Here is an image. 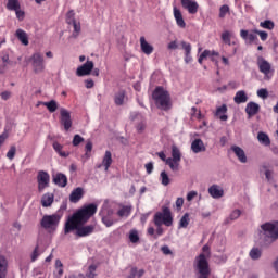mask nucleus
Returning a JSON list of instances; mask_svg holds the SVG:
<instances>
[{
  "label": "nucleus",
  "instance_id": "f257e3e1",
  "mask_svg": "<svg viewBox=\"0 0 278 278\" xmlns=\"http://www.w3.org/2000/svg\"><path fill=\"white\" fill-rule=\"evenodd\" d=\"M98 206L94 203L84 205L81 208L76 211L72 216H70L64 226V233L68 235L72 231H76L75 236L78 238H86L94 233V226L86 225L94 214H97Z\"/></svg>",
  "mask_w": 278,
  "mask_h": 278
},
{
  "label": "nucleus",
  "instance_id": "f03ea898",
  "mask_svg": "<svg viewBox=\"0 0 278 278\" xmlns=\"http://www.w3.org/2000/svg\"><path fill=\"white\" fill-rule=\"evenodd\" d=\"M154 225L156 227V233L154 235V239L157 240L160 236H164V228L165 227H173V212L168 206H162V212H156L153 217Z\"/></svg>",
  "mask_w": 278,
  "mask_h": 278
},
{
  "label": "nucleus",
  "instance_id": "7ed1b4c3",
  "mask_svg": "<svg viewBox=\"0 0 278 278\" xmlns=\"http://www.w3.org/2000/svg\"><path fill=\"white\" fill-rule=\"evenodd\" d=\"M152 99L159 110L168 112L173 108L170 103V93H168L164 87H156L152 93Z\"/></svg>",
  "mask_w": 278,
  "mask_h": 278
},
{
  "label": "nucleus",
  "instance_id": "20e7f679",
  "mask_svg": "<svg viewBox=\"0 0 278 278\" xmlns=\"http://www.w3.org/2000/svg\"><path fill=\"white\" fill-rule=\"evenodd\" d=\"M60 220H62V215L58 213L52 215H45L40 220V225L42 229H46V231H49V233H53V231L58 230Z\"/></svg>",
  "mask_w": 278,
  "mask_h": 278
},
{
  "label": "nucleus",
  "instance_id": "39448f33",
  "mask_svg": "<svg viewBox=\"0 0 278 278\" xmlns=\"http://www.w3.org/2000/svg\"><path fill=\"white\" fill-rule=\"evenodd\" d=\"M261 229L267 244H273L278 240V222L265 223L261 226Z\"/></svg>",
  "mask_w": 278,
  "mask_h": 278
},
{
  "label": "nucleus",
  "instance_id": "423d86ee",
  "mask_svg": "<svg viewBox=\"0 0 278 278\" xmlns=\"http://www.w3.org/2000/svg\"><path fill=\"white\" fill-rule=\"evenodd\" d=\"M210 263L205 254H200L195 258V275L197 278H210Z\"/></svg>",
  "mask_w": 278,
  "mask_h": 278
},
{
  "label": "nucleus",
  "instance_id": "0eeeda50",
  "mask_svg": "<svg viewBox=\"0 0 278 278\" xmlns=\"http://www.w3.org/2000/svg\"><path fill=\"white\" fill-rule=\"evenodd\" d=\"M28 62H30L34 73H45V68H47V66L45 65V56L42 55V53H33L31 56L28 59Z\"/></svg>",
  "mask_w": 278,
  "mask_h": 278
},
{
  "label": "nucleus",
  "instance_id": "6e6552de",
  "mask_svg": "<svg viewBox=\"0 0 278 278\" xmlns=\"http://www.w3.org/2000/svg\"><path fill=\"white\" fill-rule=\"evenodd\" d=\"M130 121L136 123L137 134H144L147 129V119L140 113H131Z\"/></svg>",
  "mask_w": 278,
  "mask_h": 278
},
{
  "label": "nucleus",
  "instance_id": "1a4fd4ad",
  "mask_svg": "<svg viewBox=\"0 0 278 278\" xmlns=\"http://www.w3.org/2000/svg\"><path fill=\"white\" fill-rule=\"evenodd\" d=\"M60 123L64 127L65 131H68L73 127V119L71 118V112L64 108L60 109Z\"/></svg>",
  "mask_w": 278,
  "mask_h": 278
},
{
  "label": "nucleus",
  "instance_id": "9d476101",
  "mask_svg": "<svg viewBox=\"0 0 278 278\" xmlns=\"http://www.w3.org/2000/svg\"><path fill=\"white\" fill-rule=\"evenodd\" d=\"M256 64L258 66L260 73H263V75H265V77H268V75H270V73H273V65H270V63L268 61H266V59H264V56H257Z\"/></svg>",
  "mask_w": 278,
  "mask_h": 278
},
{
  "label": "nucleus",
  "instance_id": "9b49d317",
  "mask_svg": "<svg viewBox=\"0 0 278 278\" xmlns=\"http://www.w3.org/2000/svg\"><path fill=\"white\" fill-rule=\"evenodd\" d=\"M51 180V177L49 176V173L45 170H40L37 175V181H38V190L39 192H42L45 188H49V181Z\"/></svg>",
  "mask_w": 278,
  "mask_h": 278
},
{
  "label": "nucleus",
  "instance_id": "f8f14e48",
  "mask_svg": "<svg viewBox=\"0 0 278 278\" xmlns=\"http://www.w3.org/2000/svg\"><path fill=\"white\" fill-rule=\"evenodd\" d=\"M94 68V62L87 61L81 66L77 67L76 75L77 77H86V75H90Z\"/></svg>",
  "mask_w": 278,
  "mask_h": 278
},
{
  "label": "nucleus",
  "instance_id": "ddd939ff",
  "mask_svg": "<svg viewBox=\"0 0 278 278\" xmlns=\"http://www.w3.org/2000/svg\"><path fill=\"white\" fill-rule=\"evenodd\" d=\"M180 3L189 14H197L199 12V3L194 0H180Z\"/></svg>",
  "mask_w": 278,
  "mask_h": 278
},
{
  "label": "nucleus",
  "instance_id": "4468645a",
  "mask_svg": "<svg viewBox=\"0 0 278 278\" xmlns=\"http://www.w3.org/2000/svg\"><path fill=\"white\" fill-rule=\"evenodd\" d=\"M52 181L55 184V186H59V188H66L68 185V178L62 173H56L53 175Z\"/></svg>",
  "mask_w": 278,
  "mask_h": 278
},
{
  "label": "nucleus",
  "instance_id": "2eb2a0df",
  "mask_svg": "<svg viewBox=\"0 0 278 278\" xmlns=\"http://www.w3.org/2000/svg\"><path fill=\"white\" fill-rule=\"evenodd\" d=\"M191 151L192 153H205L207 151V148L205 147V143H203V140L201 139H194L191 142Z\"/></svg>",
  "mask_w": 278,
  "mask_h": 278
},
{
  "label": "nucleus",
  "instance_id": "dca6fc26",
  "mask_svg": "<svg viewBox=\"0 0 278 278\" xmlns=\"http://www.w3.org/2000/svg\"><path fill=\"white\" fill-rule=\"evenodd\" d=\"M140 49L144 55H151L153 51H155V48L151 43L148 42V40L144 38V36L140 37Z\"/></svg>",
  "mask_w": 278,
  "mask_h": 278
},
{
  "label": "nucleus",
  "instance_id": "f3484780",
  "mask_svg": "<svg viewBox=\"0 0 278 278\" xmlns=\"http://www.w3.org/2000/svg\"><path fill=\"white\" fill-rule=\"evenodd\" d=\"M208 194L212 197V199H222V197L225 195V190L218 185H212L208 188Z\"/></svg>",
  "mask_w": 278,
  "mask_h": 278
},
{
  "label": "nucleus",
  "instance_id": "a211bd4d",
  "mask_svg": "<svg viewBox=\"0 0 278 278\" xmlns=\"http://www.w3.org/2000/svg\"><path fill=\"white\" fill-rule=\"evenodd\" d=\"M81 199H84V188L77 187L70 194V201L71 203H79Z\"/></svg>",
  "mask_w": 278,
  "mask_h": 278
},
{
  "label": "nucleus",
  "instance_id": "6ab92c4d",
  "mask_svg": "<svg viewBox=\"0 0 278 278\" xmlns=\"http://www.w3.org/2000/svg\"><path fill=\"white\" fill-rule=\"evenodd\" d=\"M181 48L185 51V62L186 64H190V62H192V45L186 42V41H181L180 42Z\"/></svg>",
  "mask_w": 278,
  "mask_h": 278
},
{
  "label": "nucleus",
  "instance_id": "aec40b11",
  "mask_svg": "<svg viewBox=\"0 0 278 278\" xmlns=\"http://www.w3.org/2000/svg\"><path fill=\"white\" fill-rule=\"evenodd\" d=\"M230 149L238 157L239 162H241V164H247V153H244V150L242 148L238 146H232Z\"/></svg>",
  "mask_w": 278,
  "mask_h": 278
},
{
  "label": "nucleus",
  "instance_id": "412c9836",
  "mask_svg": "<svg viewBox=\"0 0 278 278\" xmlns=\"http://www.w3.org/2000/svg\"><path fill=\"white\" fill-rule=\"evenodd\" d=\"M173 10L176 25H178V27H181V29L186 28V21H184V15L181 14V11L177 9V7H174Z\"/></svg>",
  "mask_w": 278,
  "mask_h": 278
},
{
  "label": "nucleus",
  "instance_id": "4be33fe9",
  "mask_svg": "<svg viewBox=\"0 0 278 278\" xmlns=\"http://www.w3.org/2000/svg\"><path fill=\"white\" fill-rule=\"evenodd\" d=\"M260 112V104L255 102H249L245 106V114L251 118V116H255Z\"/></svg>",
  "mask_w": 278,
  "mask_h": 278
},
{
  "label": "nucleus",
  "instance_id": "5701e85b",
  "mask_svg": "<svg viewBox=\"0 0 278 278\" xmlns=\"http://www.w3.org/2000/svg\"><path fill=\"white\" fill-rule=\"evenodd\" d=\"M52 148L55 151V153H58V155H60V157H68V155H71V152H66L64 151V146H62L60 142L58 141H53L52 142Z\"/></svg>",
  "mask_w": 278,
  "mask_h": 278
},
{
  "label": "nucleus",
  "instance_id": "b1692460",
  "mask_svg": "<svg viewBox=\"0 0 278 278\" xmlns=\"http://www.w3.org/2000/svg\"><path fill=\"white\" fill-rule=\"evenodd\" d=\"M215 116L219 118V121H228L229 116H227V104L218 106L215 111Z\"/></svg>",
  "mask_w": 278,
  "mask_h": 278
},
{
  "label": "nucleus",
  "instance_id": "393cba45",
  "mask_svg": "<svg viewBox=\"0 0 278 278\" xmlns=\"http://www.w3.org/2000/svg\"><path fill=\"white\" fill-rule=\"evenodd\" d=\"M131 210H134L131 205H122L117 211V216L119 218H129L131 216Z\"/></svg>",
  "mask_w": 278,
  "mask_h": 278
},
{
  "label": "nucleus",
  "instance_id": "a878e982",
  "mask_svg": "<svg viewBox=\"0 0 278 278\" xmlns=\"http://www.w3.org/2000/svg\"><path fill=\"white\" fill-rule=\"evenodd\" d=\"M16 38L24 45V47H27L29 45V37L27 36V33L21 28H18L15 31Z\"/></svg>",
  "mask_w": 278,
  "mask_h": 278
},
{
  "label": "nucleus",
  "instance_id": "bb28decb",
  "mask_svg": "<svg viewBox=\"0 0 278 278\" xmlns=\"http://www.w3.org/2000/svg\"><path fill=\"white\" fill-rule=\"evenodd\" d=\"M2 65H0V75H3V73H5V68H8V64H11L10 62V53L8 52V50L2 51Z\"/></svg>",
  "mask_w": 278,
  "mask_h": 278
},
{
  "label": "nucleus",
  "instance_id": "cd10ccee",
  "mask_svg": "<svg viewBox=\"0 0 278 278\" xmlns=\"http://www.w3.org/2000/svg\"><path fill=\"white\" fill-rule=\"evenodd\" d=\"M233 101L237 105H240V103H247V101H249V97L244 90H240L236 92Z\"/></svg>",
  "mask_w": 278,
  "mask_h": 278
},
{
  "label": "nucleus",
  "instance_id": "c85d7f7f",
  "mask_svg": "<svg viewBox=\"0 0 278 278\" xmlns=\"http://www.w3.org/2000/svg\"><path fill=\"white\" fill-rule=\"evenodd\" d=\"M54 199H55V197L53 195V193L43 194L41 198L42 207H51V205H53Z\"/></svg>",
  "mask_w": 278,
  "mask_h": 278
},
{
  "label": "nucleus",
  "instance_id": "c756f323",
  "mask_svg": "<svg viewBox=\"0 0 278 278\" xmlns=\"http://www.w3.org/2000/svg\"><path fill=\"white\" fill-rule=\"evenodd\" d=\"M112 214H114V211L109 210L106 215L102 216V223L105 227H112L116 223V219L112 218Z\"/></svg>",
  "mask_w": 278,
  "mask_h": 278
},
{
  "label": "nucleus",
  "instance_id": "7c9ffc66",
  "mask_svg": "<svg viewBox=\"0 0 278 278\" xmlns=\"http://www.w3.org/2000/svg\"><path fill=\"white\" fill-rule=\"evenodd\" d=\"M257 33H249V30L241 29L240 36L243 40H249L251 42H255L257 40Z\"/></svg>",
  "mask_w": 278,
  "mask_h": 278
},
{
  "label": "nucleus",
  "instance_id": "2f4dec72",
  "mask_svg": "<svg viewBox=\"0 0 278 278\" xmlns=\"http://www.w3.org/2000/svg\"><path fill=\"white\" fill-rule=\"evenodd\" d=\"M102 166H104V170H110V166H112V152L110 150L104 153Z\"/></svg>",
  "mask_w": 278,
  "mask_h": 278
},
{
  "label": "nucleus",
  "instance_id": "473e14b6",
  "mask_svg": "<svg viewBox=\"0 0 278 278\" xmlns=\"http://www.w3.org/2000/svg\"><path fill=\"white\" fill-rule=\"evenodd\" d=\"M78 277L79 278H94V277H97V265H94V264L89 265L86 275L79 274Z\"/></svg>",
  "mask_w": 278,
  "mask_h": 278
},
{
  "label": "nucleus",
  "instance_id": "72a5a7b5",
  "mask_svg": "<svg viewBox=\"0 0 278 278\" xmlns=\"http://www.w3.org/2000/svg\"><path fill=\"white\" fill-rule=\"evenodd\" d=\"M8 276V260L4 256H0V278Z\"/></svg>",
  "mask_w": 278,
  "mask_h": 278
},
{
  "label": "nucleus",
  "instance_id": "f704fd0d",
  "mask_svg": "<svg viewBox=\"0 0 278 278\" xmlns=\"http://www.w3.org/2000/svg\"><path fill=\"white\" fill-rule=\"evenodd\" d=\"M125 99H126L125 90H119L114 96V103H115V105H124L125 104Z\"/></svg>",
  "mask_w": 278,
  "mask_h": 278
},
{
  "label": "nucleus",
  "instance_id": "c9c22d12",
  "mask_svg": "<svg viewBox=\"0 0 278 278\" xmlns=\"http://www.w3.org/2000/svg\"><path fill=\"white\" fill-rule=\"evenodd\" d=\"M190 225V214L185 213L179 220L178 229H186Z\"/></svg>",
  "mask_w": 278,
  "mask_h": 278
},
{
  "label": "nucleus",
  "instance_id": "e433bc0d",
  "mask_svg": "<svg viewBox=\"0 0 278 278\" xmlns=\"http://www.w3.org/2000/svg\"><path fill=\"white\" fill-rule=\"evenodd\" d=\"M5 8L9 12H15V10L21 8V2L18 0H8Z\"/></svg>",
  "mask_w": 278,
  "mask_h": 278
},
{
  "label": "nucleus",
  "instance_id": "4c0bfd02",
  "mask_svg": "<svg viewBox=\"0 0 278 278\" xmlns=\"http://www.w3.org/2000/svg\"><path fill=\"white\" fill-rule=\"evenodd\" d=\"M174 162H181V150L177 146H172V157Z\"/></svg>",
  "mask_w": 278,
  "mask_h": 278
},
{
  "label": "nucleus",
  "instance_id": "58836bf2",
  "mask_svg": "<svg viewBox=\"0 0 278 278\" xmlns=\"http://www.w3.org/2000/svg\"><path fill=\"white\" fill-rule=\"evenodd\" d=\"M257 139H258V142H261V144H264L265 147H269L270 138H268V135H266V132H258Z\"/></svg>",
  "mask_w": 278,
  "mask_h": 278
},
{
  "label": "nucleus",
  "instance_id": "ea45409f",
  "mask_svg": "<svg viewBox=\"0 0 278 278\" xmlns=\"http://www.w3.org/2000/svg\"><path fill=\"white\" fill-rule=\"evenodd\" d=\"M128 238L132 244H138V242H140V236L138 235V230L136 229L129 231Z\"/></svg>",
  "mask_w": 278,
  "mask_h": 278
},
{
  "label": "nucleus",
  "instance_id": "a19ab883",
  "mask_svg": "<svg viewBox=\"0 0 278 278\" xmlns=\"http://www.w3.org/2000/svg\"><path fill=\"white\" fill-rule=\"evenodd\" d=\"M42 105H45V108H47V110L51 113L58 110V102L55 100H51L49 102H42Z\"/></svg>",
  "mask_w": 278,
  "mask_h": 278
},
{
  "label": "nucleus",
  "instance_id": "79ce46f5",
  "mask_svg": "<svg viewBox=\"0 0 278 278\" xmlns=\"http://www.w3.org/2000/svg\"><path fill=\"white\" fill-rule=\"evenodd\" d=\"M74 27V31L72 34L73 38H77V36H79V33L81 31V24L77 23V21H75V18H72V24Z\"/></svg>",
  "mask_w": 278,
  "mask_h": 278
},
{
  "label": "nucleus",
  "instance_id": "37998d69",
  "mask_svg": "<svg viewBox=\"0 0 278 278\" xmlns=\"http://www.w3.org/2000/svg\"><path fill=\"white\" fill-rule=\"evenodd\" d=\"M249 255L251 260H260L262 257V250L260 248H252Z\"/></svg>",
  "mask_w": 278,
  "mask_h": 278
},
{
  "label": "nucleus",
  "instance_id": "c03bdc74",
  "mask_svg": "<svg viewBox=\"0 0 278 278\" xmlns=\"http://www.w3.org/2000/svg\"><path fill=\"white\" fill-rule=\"evenodd\" d=\"M160 179H161L162 186L170 185V177L168 176V173H166V170L161 172Z\"/></svg>",
  "mask_w": 278,
  "mask_h": 278
},
{
  "label": "nucleus",
  "instance_id": "a18cd8bd",
  "mask_svg": "<svg viewBox=\"0 0 278 278\" xmlns=\"http://www.w3.org/2000/svg\"><path fill=\"white\" fill-rule=\"evenodd\" d=\"M180 162H181V161L172 160L170 157H168V159L166 160V164H168L170 170H173V172L179 170V163H180Z\"/></svg>",
  "mask_w": 278,
  "mask_h": 278
},
{
  "label": "nucleus",
  "instance_id": "49530a36",
  "mask_svg": "<svg viewBox=\"0 0 278 278\" xmlns=\"http://www.w3.org/2000/svg\"><path fill=\"white\" fill-rule=\"evenodd\" d=\"M260 27H263V29H275V22L270 20H265L264 22L260 23Z\"/></svg>",
  "mask_w": 278,
  "mask_h": 278
},
{
  "label": "nucleus",
  "instance_id": "de8ad7c7",
  "mask_svg": "<svg viewBox=\"0 0 278 278\" xmlns=\"http://www.w3.org/2000/svg\"><path fill=\"white\" fill-rule=\"evenodd\" d=\"M222 40L225 42V45L231 46V33H229V30H225L222 34Z\"/></svg>",
  "mask_w": 278,
  "mask_h": 278
},
{
  "label": "nucleus",
  "instance_id": "09e8293b",
  "mask_svg": "<svg viewBox=\"0 0 278 278\" xmlns=\"http://www.w3.org/2000/svg\"><path fill=\"white\" fill-rule=\"evenodd\" d=\"M228 12H229V5L227 4L222 5L219 9V18H225Z\"/></svg>",
  "mask_w": 278,
  "mask_h": 278
},
{
  "label": "nucleus",
  "instance_id": "8fccbe9b",
  "mask_svg": "<svg viewBox=\"0 0 278 278\" xmlns=\"http://www.w3.org/2000/svg\"><path fill=\"white\" fill-rule=\"evenodd\" d=\"M16 155V146H12L10 150L7 152L8 160H13Z\"/></svg>",
  "mask_w": 278,
  "mask_h": 278
},
{
  "label": "nucleus",
  "instance_id": "3c124183",
  "mask_svg": "<svg viewBox=\"0 0 278 278\" xmlns=\"http://www.w3.org/2000/svg\"><path fill=\"white\" fill-rule=\"evenodd\" d=\"M14 12H15L17 21H25V11H23L21 9V7L17 10H15Z\"/></svg>",
  "mask_w": 278,
  "mask_h": 278
},
{
  "label": "nucleus",
  "instance_id": "603ef678",
  "mask_svg": "<svg viewBox=\"0 0 278 278\" xmlns=\"http://www.w3.org/2000/svg\"><path fill=\"white\" fill-rule=\"evenodd\" d=\"M242 214V211L240 210H235L230 213L229 219L230 220H238L240 218V215Z\"/></svg>",
  "mask_w": 278,
  "mask_h": 278
},
{
  "label": "nucleus",
  "instance_id": "864d4df0",
  "mask_svg": "<svg viewBox=\"0 0 278 278\" xmlns=\"http://www.w3.org/2000/svg\"><path fill=\"white\" fill-rule=\"evenodd\" d=\"M81 142H84V137H81L79 135H75L73 138V147H79V144H81Z\"/></svg>",
  "mask_w": 278,
  "mask_h": 278
},
{
  "label": "nucleus",
  "instance_id": "5fc2aeb1",
  "mask_svg": "<svg viewBox=\"0 0 278 278\" xmlns=\"http://www.w3.org/2000/svg\"><path fill=\"white\" fill-rule=\"evenodd\" d=\"M254 34H257L263 42H265V40H268V33L264 30H254Z\"/></svg>",
  "mask_w": 278,
  "mask_h": 278
},
{
  "label": "nucleus",
  "instance_id": "6e6d98bb",
  "mask_svg": "<svg viewBox=\"0 0 278 278\" xmlns=\"http://www.w3.org/2000/svg\"><path fill=\"white\" fill-rule=\"evenodd\" d=\"M257 97L261 99H268V90L267 89H258Z\"/></svg>",
  "mask_w": 278,
  "mask_h": 278
},
{
  "label": "nucleus",
  "instance_id": "4d7b16f0",
  "mask_svg": "<svg viewBox=\"0 0 278 278\" xmlns=\"http://www.w3.org/2000/svg\"><path fill=\"white\" fill-rule=\"evenodd\" d=\"M39 247L36 245L35 250L31 253V262H36L38 257H40V251H38Z\"/></svg>",
  "mask_w": 278,
  "mask_h": 278
},
{
  "label": "nucleus",
  "instance_id": "13d9d810",
  "mask_svg": "<svg viewBox=\"0 0 278 278\" xmlns=\"http://www.w3.org/2000/svg\"><path fill=\"white\" fill-rule=\"evenodd\" d=\"M9 137H10V135L8 134V130H4L0 135V147L8 140Z\"/></svg>",
  "mask_w": 278,
  "mask_h": 278
},
{
  "label": "nucleus",
  "instance_id": "bf43d9fd",
  "mask_svg": "<svg viewBox=\"0 0 278 278\" xmlns=\"http://www.w3.org/2000/svg\"><path fill=\"white\" fill-rule=\"evenodd\" d=\"M161 251L164 255H173V251H170V248H168V245H163L161 248Z\"/></svg>",
  "mask_w": 278,
  "mask_h": 278
},
{
  "label": "nucleus",
  "instance_id": "052dcab7",
  "mask_svg": "<svg viewBox=\"0 0 278 278\" xmlns=\"http://www.w3.org/2000/svg\"><path fill=\"white\" fill-rule=\"evenodd\" d=\"M66 22L68 23V25H71L73 23V18H75V12L74 11H70L66 15Z\"/></svg>",
  "mask_w": 278,
  "mask_h": 278
},
{
  "label": "nucleus",
  "instance_id": "680f3d73",
  "mask_svg": "<svg viewBox=\"0 0 278 278\" xmlns=\"http://www.w3.org/2000/svg\"><path fill=\"white\" fill-rule=\"evenodd\" d=\"M1 99L3 101H8V99H10V97H12V92L10 91H3L1 94H0Z\"/></svg>",
  "mask_w": 278,
  "mask_h": 278
},
{
  "label": "nucleus",
  "instance_id": "e2e57ef3",
  "mask_svg": "<svg viewBox=\"0 0 278 278\" xmlns=\"http://www.w3.org/2000/svg\"><path fill=\"white\" fill-rule=\"evenodd\" d=\"M199 193L197 191H190L187 193V201H192Z\"/></svg>",
  "mask_w": 278,
  "mask_h": 278
},
{
  "label": "nucleus",
  "instance_id": "0e129e2a",
  "mask_svg": "<svg viewBox=\"0 0 278 278\" xmlns=\"http://www.w3.org/2000/svg\"><path fill=\"white\" fill-rule=\"evenodd\" d=\"M146 170L148 175H151V173H153V162H149L146 164Z\"/></svg>",
  "mask_w": 278,
  "mask_h": 278
},
{
  "label": "nucleus",
  "instance_id": "69168bd1",
  "mask_svg": "<svg viewBox=\"0 0 278 278\" xmlns=\"http://www.w3.org/2000/svg\"><path fill=\"white\" fill-rule=\"evenodd\" d=\"M176 207L178 211L181 210V207H184V198H177Z\"/></svg>",
  "mask_w": 278,
  "mask_h": 278
},
{
  "label": "nucleus",
  "instance_id": "338daca9",
  "mask_svg": "<svg viewBox=\"0 0 278 278\" xmlns=\"http://www.w3.org/2000/svg\"><path fill=\"white\" fill-rule=\"evenodd\" d=\"M178 45H177V41H170L167 46V49L169 50H175V49H178Z\"/></svg>",
  "mask_w": 278,
  "mask_h": 278
},
{
  "label": "nucleus",
  "instance_id": "774afa93",
  "mask_svg": "<svg viewBox=\"0 0 278 278\" xmlns=\"http://www.w3.org/2000/svg\"><path fill=\"white\" fill-rule=\"evenodd\" d=\"M137 275H138V268L137 267H132L128 278H136Z\"/></svg>",
  "mask_w": 278,
  "mask_h": 278
}]
</instances>
